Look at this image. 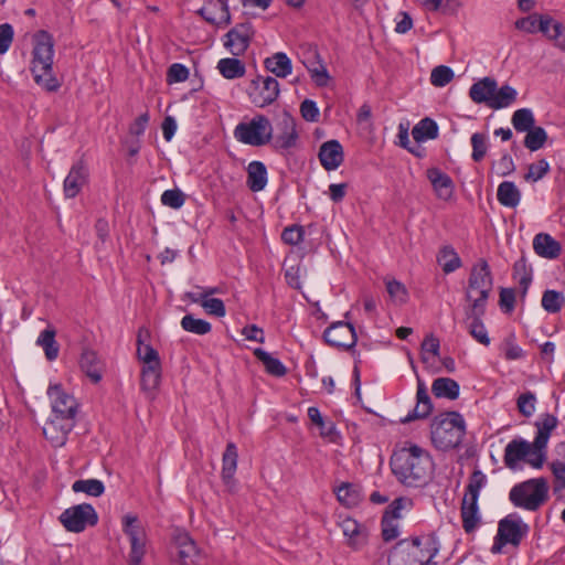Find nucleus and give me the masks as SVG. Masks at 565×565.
Masks as SVG:
<instances>
[{
    "mask_svg": "<svg viewBox=\"0 0 565 565\" xmlns=\"http://www.w3.org/2000/svg\"><path fill=\"white\" fill-rule=\"evenodd\" d=\"M487 309H473V308H465V321L468 322V332L469 334L480 344L488 347L490 344V338L488 331L482 322V318L486 315Z\"/></svg>",
    "mask_w": 565,
    "mask_h": 565,
    "instance_id": "aec40b11",
    "label": "nucleus"
},
{
    "mask_svg": "<svg viewBox=\"0 0 565 565\" xmlns=\"http://www.w3.org/2000/svg\"><path fill=\"white\" fill-rule=\"evenodd\" d=\"M189 77V68L181 63H173L167 72V82L169 84L181 83Z\"/></svg>",
    "mask_w": 565,
    "mask_h": 565,
    "instance_id": "69168bd1",
    "label": "nucleus"
},
{
    "mask_svg": "<svg viewBox=\"0 0 565 565\" xmlns=\"http://www.w3.org/2000/svg\"><path fill=\"white\" fill-rule=\"evenodd\" d=\"M466 435V422L458 412H447L436 416L431 424L434 446L447 451L457 448Z\"/></svg>",
    "mask_w": 565,
    "mask_h": 565,
    "instance_id": "f03ea898",
    "label": "nucleus"
},
{
    "mask_svg": "<svg viewBox=\"0 0 565 565\" xmlns=\"http://www.w3.org/2000/svg\"><path fill=\"white\" fill-rule=\"evenodd\" d=\"M541 305L548 313H557L565 306V296L563 292L547 289L543 292Z\"/></svg>",
    "mask_w": 565,
    "mask_h": 565,
    "instance_id": "37998d69",
    "label": "nucleus"
},
{
    "mask_svg": "<svg viewBox=\"0 0 565 565\" xmlns=\"http://www.w3.org/2000/svg\"><path fill=\"white\" fill-rule=\"evenodd\" d=\"M32 56V66L39 71L53 66L54 40L47 31L41 30L34 35Z\"/></svg>",
    "mask_w": 565,
    "mask_h": 565,
    "instance_id": "dca6fc26",
    "label": "nucleus"
},
{
    "mask_svg": "<svg viewBox=\"0 0 565 565\" xmlns=\"http://www.w3.org/2000/svg\"><path fill=\"white\" fill-rule=\"evenodd\" d=\"M147 330L140 329L137 335V358L142 362L140 386L145 392H154L161 382L162 366L159 353L150 344L143 342Z\"/></svg>",
    "mask_w": 565,
    "mask_h": 565,
    "instance_id": "39448f33",
    "label": "nucleus"
},
{
    "mask_svg": "<svg viewBox=\"0 0 565 565\" xmlns=\"http://www.w3.org/2000/svg\"><path fill=\"white\" fill-rule=\"evenodd\" d=\"M546 452L537 451L534 443L522 438L512 439L504 449L503 461L510 469H515L521 460L526 461L534 468H541L545 461Z\"/></svg>",
    "mask_w": 565,
    "mask_h": 565,
    "instance_id": "0eeeda50",
    "label": "nucleus"
},
{
    "mask_svg": "<svg viewBox=\"0 0 565 565\" xmlns=\"http://www.w3.org/2000/svg\"><path fill=\"white\" fill-rule=\"evenodd\" d=\"M511 122L516 131L526 132L535 127L534 114L530 108H520L513 113Z\"/></svg>",
    "mask_w": 565,
    "mask_h": 565,
    "instance_id": "de8ad7c7",
    "label": "nucleus"
},
{
    "mask_svg": "<svg viewBox=\"0 0 565 565\" xmlns=\"http://www.w3.org/2000/svg\"><path fill=\"white\" fill-rule=\"evenodd\" d=\"M499 203L505 207H515L521 201V192L512 181H503L497 190Z\"/></svg>",
    "mask_w": 565,
    "mask_h": 565,
    "instance_id": "f704fd0d",
    "label": "nucleus"
},
{
    "mask_svg": "<svg viewBox=\"0 0 565 565\" xmlns=\"http://www.w3.org/2000/svg\"><path fill=\"white\" fill-rule=\"evenodd\" d=\"M265 68L277 77L286 78L292 72L291 60L284 52H277L265 58Z\"/></svg>",
    "mask_w": 565,
    "mask_h": 565,
    "instance_id": "c85d7f7f",
    "label": "nucleus"
},
{
    "mask_svg": "<svg viewBox=\"0 0 565 565\" xmlns=\"http://www.w3.org/2000/svg\"><path fill=\"white\" fill-rule=\"evenodd\" d=\"M427 178L439 198L446 200L451 196L454 185L448 174L437 168H430L427 170Z\"/></svg>",
    "mask_w": 565,
    "mask_h": 565,
    "instance_id": "cd10ccee",
    "label": "nucleus"
},
{
    "mask_svg": "<svg viewBox=\"0 0 565 565\" xmlns=\"http://www.w3.org/2000/svg\"><path fill=\"white\" fill-rule=\"evenodd\" d=\"M455 73L451 67L438 65L430 73V83L435 87H444L454 79Z\"/></svg>",
    "mask_w": 565,
    "mask_h": 565,
    "instance_id": "603ef678",
    "label": "nucleus"
},
{
    "mask_svg": "<svg viewBox=\"0 0 565 565\" xmlns=\"http://www.w3.org/2000/svg\"><path fill=\"white\" fill-rule=\"evenodd\" d=\"M335 494L339 502L348 508L356 507L362 499L360 489L350 482H344L338 487Z\"/></svg>",
    "mask_w": 565,
    "mask_h": 565,
    "instance_id": "a19ab883",
    "label": "nucleus"
},
{
    "mask_svg": "<svg viewBox=\"0 0 565 565\" xmlns=\"http://www.w3.org/2000/svg\"><path fill=\"white\" fill-rule=\"evenodd\" d=\"M74 426L73 422H65L53 415L44 425L43 435L54 447H61L65 445L67 436L73 430Z\"/></svg>",
    "mask_w": 565,
    "mask_h": 565,
    "instance_id": "f3484780",
    "label": "nucleus"
},
{
    "mask_svg": "<svg viewBox=\"0 0 565 565\" xmlns=\"http://www.w3.org/2000/svg\"><path fill=\"white\" fill-rule=\"evenodd\" d=\"M550 171V163L545 159H541L529 166L527 173L524 175L527 182H537Z\"/></svg>",
    "mask_w": 565,
    "mask_h": 565,
    "instance_id": "680f3d73",
    "label": "nucleus"
},
{
    "mask_svg": "<svg viewBox=\"0 0 565 565\" xmlns=\"http://www.w3.org/2000/svg\"><path fill=\"white\" fill-rule=\"evenodd\" d=\"M216 68L226 79L241 78L246 73L245 64L236 57H225L217 62Z\"/></svg>",
    "mask_w": 565,
    "mask_h": 565,
    "instance_id": "e433bc0d",
    "label": "nucleus"
},
{
    "mask_svg": "<svg viewBox=\"0 0 565 565\" xmlns=\"http://www.w3.org/2000/svg\"><path fill=\"white\" fill-rule=\"evenodd\" d=\"M88 180V169L84 161L75 162L64 180V194L67 199L75 198Z\"/></svg>",
    "mask_w": 565,
    "mask_h": 565,
    "instance_id": "a211bd4d",
    "label": "nucleus"
},
{
    "mask_svg": "<svg viewBox=\"0 0 565 565\" xmlns=\"http://www.w3.org/2000/svg\"><path fill=\"white\" fill-rule=\"evenodd\" d=\"M530 526L518 513H510L499 521L498 533L500 537L513 546H519L527 536Z\"/></svg>",
    "mask_w": 565,
    "mask_h": 565,
    "instance_id": "2eb2a0df",
    "label": "nucleus"
},
{
    "mask_svg": "<svg viewBox=\"0 0 565 565\" xmlns=\"http://www.w3.org/2000/svg\"><path fill=\"white\" fill-rule=\"evenodd\" d=\"M503 354L505 360L513 361L524 358V351L515 343L514 334H510L503 341Z\"/></svg>",
    "mask_w": 565,
    "mask_h": 565,
    "instance_id": "e2e57ef3",
    "label": "nucleus"
},
{
    "mask_svg": "<svg viewBox=\"0 0 565 565\" xmlns=\"http://www.w3.org/2000/svg\"><path fill=\"white\" fill-rule=\"evenodd\" d=\"M445 274H450L461 266V259L451 246H444L437 257Z\"/></svg>",
    "mask_w": 565,
    "mask_h": 565,
    "instance_id": "c03bdc74",
    "label": "nucleus"
},
{
    "mask_svg": "<svg viewBox=\"0 0 565 565\" xmlns=\"http://www.w3.org/2000/svg\"><path fill=\"white\" fill-rule=\"evenodd\" d=\"M550 499V484L543 477L515 483L509 491V501L514 508L539 511Z\"/></svg>",
    "mask_w": 565,
    "mask_h": 565,
    "instance_id": "7ed1b4c3",
    "label": "nucleus"
},
{
    "mask_svg": "<svg viewBox=\"0 0 565 565\" xmlns=\"http://www.w3.org/2000/svg\"><path fill=\"white\" fill-rule=\"evenodd\" d=\"M488 482L487 476L479 469L473 470L469 478L465 495L470 498H478L480 490L486 487Z\"/></svg>",
    "mask_w": 565,
    "mask_h": 565,
    "instance_id": "3c124183",
    "label": "nucleus"
},
{
    "mask_svg": "<svg viewBox=\"0 0 565 565\" xmlns=\"http://www.w3.org/2000/svg\"><path fill=\"white\" fill-rule=\"evenodd\" d=\"M174 543L178 548V557L183 564L193 562L196 555V545L188 533H179L174 537Z\"/></svg>",
    "mask_w": 565,
    "mask_h": 565,
    "instance_id": "ea45409f",
    "label": "nucleus"
},
{
    "mask_svg": "<svg viewBox=\"0 0 565 565\" xmlns=\"http://www.w3.org/2000/svg\"><path fill=\"white\" fill-rule=\"evenodd\" d=\"M75 493H86L92 497H100L105 492L104 483L98 479H78L72 484Z\"/></svg>",
    "mask_w": 565,
    "mask_h": 565,
    "instance_id": "49530a36",
    "label": "nucleus"
},
{
    "mask_svg": "<svg viewBox=\"0 0 565 565\" xmlns=\"http://www.w3.org/2000/svg\"><path fill=\"white\" fill-rule=\"evenodd\" d=\"M267 184V169L260 161H252L247 167V185L250 191L259 192Z\"/></svg>",
    "mask_w": 565,
    "mask_h": 565,
    "instance_id": "2f4dec72",
    "label": "nucleus"
},
{
    "mask_svg": "<svg viewBox=\"0 0 565 565\" xmlns=\"http://www.w3.org/2000/svg\"><path fill=\"white\" fill-rule=\"evenodd\" d=\"M342 532L348 537V543L354 550H359L366 543L367 533L361 529L353 519H345L341 523Z\"/></svg>",
    "mask_w": 565,
    "mask_h": 565,
    "instance_id": "7c9ffc66",
    "label": "nucleus"
},
{
    "mask_svg": "<svg viewBox=\"0 0 565 565\" xmlns=\"http://www.w3.org/2000/svg\"><path fill=\"white\" fill-rule=\"evenodd\" d=\"M390 466L396 479L411 488L426 486L434 471V461L429 452L412 443H406L393 451Z\"/></svg>",
    "mask_w": 565,
    "mask_h": 565,
    "instance_id": "f257e3e1",
    "label": "nucleus"
},
{
    "mask_svg": "<svg viewBox=\"0 0 565 565\" xmlns=\"http://www.w3.org/2000/svg\"><path fill=\"white\" fill-rule=\"evenodd\" d=\"M308 417L310 418V420L318 426L319 430H320V435L322 437H328V438H332L333 435H335L337 433V428H335V425L333 422L331 420H326L319 408L316 407V406H310L308 408Z\"/></svg>",
    "mask_w": 565,
    "mask_h": 565,
    "instance_id": "a18cd8bd",
    "label": "nucleus"
},
{
    "mask_svg": "<svg viewBox=\"0 0 565 565\" xmlns=\"http://www.w3.org/2000/svg\"><path fill=\"white\" fill-rule=\"evenodd\" d=\"M56 330L49 326L46 329L41 331L35 343L44 350L45 358L49 361H54L58 356L60 345L55 340Z\"/></svg>",
    "mask_w": 565,
    "mask_h": 565,
    "instance_id": "72a5a7b5",
    "label": "nucleus"
},
{
    "mask_svg": "<svg viewBox=\"0 0 565 565\" xmlns=\"http://www.w3.org/2000/svg\"><path fill=\"white\" fill-rule=\"evenodd\" d=\"M58 520L68 532L79 533L87 526L96 525L98 515L92 504L82 503L64 510Z\"/></svg>",
    "mask_w": 565,
    "mask_h": 565,
    "instance_id": "1a4fd4ad",
    "label": "nucleus"
},
{
    "mask_svg": "<svg viewBox=\"0 0 565 565\" xmlns=\"http://www.w3.org/2000/svg\"><path fill=\"white\" fill-rule=\"evenodd\" d=\"M470 141L472 147L471 158L473 161L480 162L484 158L488 150L487 136L481 132H475L471 136Z\"/></svg>",
    "mask_w": 565,
    "mask_h": 565,
    "instance_id": "5fc2aeb1",
    "label": "nucleus"
},
{
    "mask_svg": "<svg viewBox=\"0 0 565 565\" xmlns=\"http://www.w3.org/2000/svg\"><path fill=\"white\" fill-rule=\"evenodd\" d=\"M207 315L222 318L226 315V309L223 300L218 298H204L201 306Z\"/></svg>",
    "mask_w": 565,
    "mask_h": 565,
    "instance_id": "338daca9",
    "label": "nucleus"
},
{
    "mask_svg": "<svg viewBox=\"0 0 565 565\" xmlns=\"http://www.w3.org/2000/svg\"><path fill=\"white\" fill-rule=\"evenodd\" d=\"M318 157L321 166L327 171H333L343 162V148L335 139L326 141L320 146Z\"/></svg>",
    "mask_w": 565,
    "mask_h": 565,
    "instance_id": "4be33fe9",
    "label": "nucleus"
},
{
    "mask_svg": "<svg viewBox=\"0 0 565 565\" xmlns=\"http://www.w3.org/2000/svg\"><path fill=\"white\" fill-rule=\"evenodd\" d=\"M234 138L244 145L262 147L271 141L273 126L265 115H256L235 127Z\"/></svg>",
    "mask_w": 565,
    "mask_h": 565,
    "instance_id": "423d86ee",
    "label": "nucleus"
},
{
    "mask_svg": "<svg viewBox=\"0 0 565 565\" xmlns=\"http://www.w3.org/2000/svg\"><path fill=\"white\" fill-rule=\"evenodd\" d=\"M493 288V278L486 259H479L470 271L465 298L469 302L465 308L477 310L487 309V303Z\"/></svg>",
    "mask_w": 565,
    "mask_h": 565,
    "instance_id": "20e7f679",
    "label": "nucleus"
},
{
    "mask_svg": "<svg viewBox=\"0 0 565 565\" xmlns=\"http://www.w3.org/2000/svg\"><path fill=\"white\" fill-rule=\"evenodd\" d=\"M553 23L554 19L550 14L532 13L518 19L515 21V28L529 34L541 32L547 39Z\"/></svg>",
    "mask_w": 565,
    "mask_h": 565,
    "instance_id": "6ab92c4d",
    "label": "nucleus"
},
{
    "mask_svg": "<svg viewBox=\"0 0 565 565\" xmlns=\"http://www.w3.org/2000/svg\"><path fill=\"white\" fill-rule=\"evenodd\" d=\"M516 98L518 92L514 87L508 84H504L501 87L497 85L490 108L495 110L508 108L516 102Z\"/></svg>",
    "mask_w": 565,
    "mask_h": 565,
    "instance_id": "58836bf2",
    "label": "nucleus"
},
{
    "mask_svg": "<svg viewBox=\"0 0 565 565\" xmlns=\"http://www.w3.org/2000/svg\"><path fill=\"white\" fill-rule=\"evenodd\" d=\"M305 228L301 225L292 224L284 228L281 239L284 243L296 246L303 241Z\"/></svg>",
    "mask_w": 565,
    "mask_h": 565,
    "instance_id": "4d7b16f0",
    "label": "nucleus"
},
{
    "mask_svg": "<svg viewBox=\"0 0 565 565\" xmlns=\"http://www.w3.org/2000/svg\"><path fill=\"white\" fill-rule=\"evenodd\" d=\"M431 392L437 398L454 401L459 396L460 386L454 379L438 377L431 384Z\"/></svg>",
    "mask_w": 565,
    "mask_h": 565,
    "instance_id": "473e14b6",
    "label": "nucleus"
},
{
    "mask_svg": "<svg viewBox=\"0 0 565 565\" xmlns=\"http://www.w3.org/2000/svg\"><path fill=\"white\" fill-rule=\"evenodd\" d=\"M386 290L391 299L398 305H403L408 299V292L406 287L398 280H388L386 282Z\"/></svg>",
    "mask_w": 565,
    "mask_h": 565,
    "instance_id": "6e6d98bb",
    "label": "nucleus"
},
{
    "mask_svg": "<svg viewBox=\"0 0 565 565\" xmlns=\"http://www.w3.org/2000/svg\"><path fill=\"white\" fill-rule=\"evenodd\" d=\"M547 140V134L543 127H533L526 131L524 146L531 151L541 149Z\"/></svg>",
    "mask_w": 565,
    "mask_h": 565,
    "instance_id": "8fccbe9b",
    "label": "nucleus"
},
{
    "mask_svg": "<svg viewBox=\"0 0 565 565\" xmlns=\"http://www.w3.org/2000/svg\"><path fill=\"white\" fill-rule=\"evenodd\" d=\"M34 82L46 92H56L61 87V83L53 74V66L49 70H36V66H31Z\"/></svg>",
    "mask_w": 565,
    "mask_h": 565,
    "instance_id": "79ce46f5",
    "label": "nucleus"
},
{
    "mask_svg": "<svg viewBox=\"0 0 565 565\" xmlns=\"http://www.w3.org/2000/svg\"><path fill=\"white\" fill-rule=\"evenodd\" d=\"M537 429L534 438V447L537 451H545L552 431L557 427L558 419L550 413L541 414L535 422Z\"/></svg>",
    "mask_w": 565,
    "mask_h": 565,
    "instance_id": "393cba45",
    "label": "nucleus"
},
{
    "mask_svg": "<svg viewBox=\"0 0 565 565\" xmlns=\"http://www.w3.org/2000/svg\"><path fill=\"white\" fill-rule=\"evenodd\" d=\"M547 40L552 41L555 47L565 52V25L554 20Z\"/></svg>",
    "mask_w": 565,
    "mask_h": 565,
    "instance_id": "0e129e2a",
    "label": "nucleus"
},
{
    "mask_svg": "<svg viewBox=\"0 0 565 565\" xmlns=\"http://www.w3.org/2000/svg\"><path fill=\"white\" fill-rule=\"evenodd\" d=\"M535 404V394L530 391L522 393L516 401L518 409L524 417H531L534 414Z\"/></svg>",
    "mask_w": 565,
    "mask_h": 565,
    "instance_id": "bf43d9fd",
    "label": "nucleus"
},
{
    "mask_svg": "<svg viewBox=\"0 0 565 565\" xmlns=\"http://www.w3.org/2000/svg\"><path fill=\"white\" fill-rule=\"evenodd\" d=\"M180 323L184 331L199 335L207 334L212 329L209 321L195 318L193 315H185Z\"/></svg>",
    "mask_w": 565,
    "mask_h": 565,
    "instance_id": "09e8293b",
    "label": "nucleus"
},
{
    "mask_svg": "<svg viewBox=\"0 0 565 565\" xmlns=\"http://www.w3.org/2000/svg\"><path fill=\"white\" fill-rule=\"evenodd\" d=\"M382 537L385 542L395 540L398 534V524L396 521L391 520L388 515H383L381 520Z\"/></svg>",
    "mask_w": 565,
    "mask_h": 565,
    "instance_id": "774afa93",
    "label": "nucleus"
},
{
    "mask_svg": "<svg viewBox=\"0 0 565 565\" xmlns=\"http://www.w3.org/2000/svg\"><path fill=\"white\" fill-rule=\"evenodd\" d=\"M162 205L178 210L183 206L185 195L180 189L166 190L160 198Z\"/></svg>",
    "mask_w": 565,
    "mask_h": 565,
    "instance_id": "864d4df0",
    "label": "nucleus"
},
{
    "mask_svg": "<svg viewBox=\"0 0 565 565\" xmlns=\"http://www.w3.org/2000/svg\"><path fill=\"white\" fill-rule=\"evenodd\" d=\"M237 448L234 443L226 445L225 451L222 458V480L226 486L234 482V475L237 468Z\"/></svg>",
    "mask_w": 565,
    "mask_h": 565,
    "instance_id": "c756f323",
    "label": "nucleus"
},
{
    "mask_svg": "<svg viewBox=\"0 0 565 565\" xmlns=\"http://www.w3.org/2000/svg\"><path fill=\"white\" fill-rule=\"evenodd\" d=\"M276 135H273V147L278 151H287L296 147L298 141V131L296 119L288 113L284 111L276 124Z\"/></svg>",
    "mask_w": 565,
    "mask_h": 565,
    "instance_id": "4468645a",
    "label": "nucleus"
},
{
    "mask_svg": "<svg viewBox=\"0 0 565 565\" xmlns=\"http://www.w3.org/2000/svg\"><path fill=\"white\" fill-rule=\"evenodd\" d=\"M533 249L541 257L554 259L559 256L562 247L550 234L539 233L533 238Z\"/></svg>",
    "mask_w": 565,
    "mask_h": 565,
    "instance_id": "bb28decb",
    "label": "nucleus"
},
{
    "mask_svg": "<svg viewBox=\"0 0 565 565\" xmlns=\"http://www.w3.org/2000/svg\"><path fill=\"white\" fill-rule=\"evenodd\" d=\"M47 396L51 401L53 415L75 424L78 405L74 396L68 394L61 384H50Z\"/></svg>",
    "mask_w": 565,
    "mask_h": 565,
    "instance_id": "9b49d317",
    "label": "nucleus"
},
{
    "mask_svg": "<svg viewBox=\"0 0 565 565\" xmlns=\"http://www.w3.org/2000/svg\"><path fill=\"white\" fill-rule=\"evenodd\" d=\"M439 128L437 122L429 118L425 117L420 119L412 130L413 138L417 143L424 142L426 140H433L438 137Z\"/></svg>",
    "mask_w": 565,
    "mask_h": 565,
    "instance_id": "c9c22d12",
    "label": "nucleus"
},
{
    "mask_svg": "<svg viewBox=\"0 0 565 565\" xmlns=\"http://www.w3.org/2000/svg\"><path fill=\"white\" fill-rule=\"evenodd\" d=\"M554 476V493L562 494L565 491V462L556 460L550 465Z\"/></svg>",
    "mask_w": 565,
    "mask_h": 565,
    "instance_id": "052dcab7",
    "label": "nucleus"
},
{
    "mask_svg": "<svg viewBox=\"0 0 565 565\" xmlns=\"http://www.w3.org/2000/svg\"><path fill=\"white\" fill-rule=\"evenodd\" d=\"M478 500V498L463 495L460 513L466 533H472L480 522Z\"/></svg>",
    "mask_w": 565,
    "mask_h": 565,
    "instance_id": "a878e982",
    "label": "nucleus"
},
{
    "mask_svg": "<svg viewBox=\"0 0 565 565\" xmlns=\"http://www.w3.org/2000/svg\"><path fill=\"white\" fill-rule=\"evenodd\" d=\"M323 339L328 345L347 351L356 344L358 337L353 324L337 321L324 330Z\"/></svg>",
    "mask_w": 565,
    "mask_h": 565,
    "instance_id": "ddd939ff",
    "label": "nucleus"
},
{
    "mask_svg": "<svg viewBox=\"0 0 565 565\" xmlns=\"http://www.w3.org/2000/svg\"><path fill=\"white\" fill-rule=\"evenodd\" d=\"M253 353L263 363L268 374L277 377L286 375L287 369L279 359L271 356L262 348H256Z\"/></svg>",
    "mask_w": 565,
    "mask_h": 565,
    "instance_id": "4c0bfd02",
    "label": "nucleus"
},
{
    "mask_svg": "<svg viewBox=\"0 0 565 565\" xmlns=\"http://www.w3.org/2000/svg\"><path fill=\"white\" fill-rule=\"evenodd\" d=\"M255 36V29L250 22H243L232 28L223 39V45L233 56L243 55Z\"/></svg>",
    "mask_w": 565,
    "mask_h": 565,
    "instance_id": "f8f14e48",
    "label": "nucleus"
},
{
    "mask_svg": "<svg viewBox=\"0 0 565 565\" xmlns=\"http://www.w3.org/2000/svg\"><path fill=\"white\" fill-rule=\"evenodd\" d=\"M122 531L130 543L129 565H141L146 554V531L137 515L127 514L122 518Z\"/></svg>",
    "mask_w": 565,
    "mask_h": 565,
    "instance_id": "6e6552de",
    "label": "nucleus"
},
{
    "mask_svg": "<svg viewBox=\"0 0 565 565\" xmlns=\"http://www.w3.org/2000/svg\"><path fill=\"white\" fill-rule=\"evenodd\" d=\"M79 367L92 383L97 384L103 379L105 363L94 350L84 349L79 359Z\"/></svg>",
    "mask_w": 565,
    "mask_h": 565,
    "instance_id": "412c9836",
    "label": "nucleus"
},
{
    "mask_svg": "<svg viewBox=\"0 0 565 565\" xmlns=\"http://www.w3.org/2000/svg\"><path fill=\"white\" fill-rule=\"evenodd\" d=\"M417 403L415 407L401 419V423L407 424L415 419H423L430 415L433 411V403L427 392V387L425 383L418 379L417 383V392H416Z\"/></svg>",
    "mask_w": 565,
    "mask_h": 565,
    "instance_id": "5701e85b",
    "label": "nucleus"
},
{
    "mask_svg": "<svg viewBox=\"0 0 565 565\" xmlns=\"http://www.w3.org/2000/svg\"><path fill=\"white\" fill-rule=\"evenodd\" d=\"M306 66L310 73L311 79L317 86L323 87L328 85L330 76L321 62H312L310 65L307 64Z\"/></svg>",
    "mask_w": 565,
    "mask_h": 565,
    "instance_id": "13d9d810",
    "label": "nucleus"
},
{
    "mask_svg": "<svg viewBox=\"0 0 565 565\" xmlns=\"http://www.w3.org/2000/svg\"><path fill=\"white\" fill-rule=\"evenodd\" d=\"M279 83L271 76L258 75L250 82L248 97L250 102L259 108L271 105L279 96Z\"/></svg>",
    "mask_w": 565,
    "mask_h": 565,
    "instance_id": "9d476101",
    "label": "nucleus"
},
{
    "mask_svg": "<svg viewBox=\"0 0 565 565\" xmlns=\"http://www.w3.org/2000/svg\"><path fill=\"white\" fill-rule=\"evenodd\" d=\"M495 89L497 79L490 76H486L478 79L470 86L468 95L475 104H484L490 108V104L492 103Z\"/></svg>",
    "mask_w": 565,
    "mask_h": 565,
    "instance_id": "b1692460",
    "label": "nucleus"
}]
</instances>
